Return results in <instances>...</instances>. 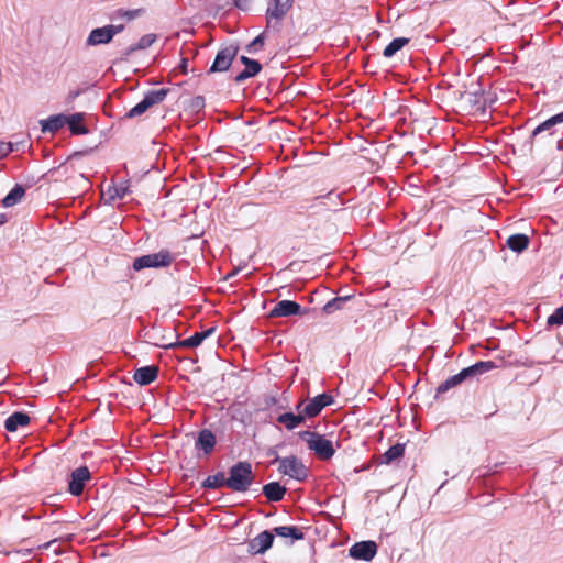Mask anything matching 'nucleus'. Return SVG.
<instances>
[{
  "label": "nucleus",
  "instance_id": "f257e3e1",
  "mask_svg": "<svg viewBox=\"0 0 563 563\" xmlns=\"http://www.w3.org/2000/svg\"><path fill=\"white\" fill-rule=\"evenodd\" d=\"M254 482V474L250 462L241 461L234 464L227 477V487L232 492L244 493Z\"/></svg>",
  "mask_w": 563,
  "mask_h": 563
},
{
  "label": "nucleus",
  "instance_id": "f03ea898",
  "mask_svg": "<svg viewBox=\"0 0 563 563\" xmlns=\"http://www.w3.org/2000/svg\"><path fill=\"white\" fill-rule=\"evenodd\" d=\"M299 437L307 443L309 450L322 460H329L335 453L332 442L317 432L302 431Z\"/></svg>",
  "mask_w": 563,
  "mask_h": 563
},
{
  "label": "nucleus",
  "instance_id": "7ed1b4c3",
  "mask_svg": "<svg viewBox=\"0 0 563 563\" xmlns=\"http://www.w3.org/2000/svg\"><path fill=\"white\" fill-rule=\"evenodd\" d=\"M174 261L173 254L168 250H162L157 253L142 255L133 262V268L141 271L143 268L167 267Z\"/></svg>",
  "mask_w": 563,
  "mask_h": 563
},
{
  "label": "nucleus",
  "instance_id": "20e7f679",
  "mask_svg": "<svg viewBox=\"0 0 563 563\" xmlns=\"http://www.w3.org/2000/svg\"><path fill=\"white\" fill-rule=\"evenodd\" d=\"M274 462H278V471L296 481L302 482L308 476V468L295 455L287 457L276 456Z\"/></svg>",
  "mask_w": 563,
  "mask_h": 563
},
{
  "label": "nucleus",
  "instance_id": "39448f33",
  "mask_svg": "<svg viewBox=\"0 0 563 563\" xmlns=\"http://www.w3.org/2000/svg\"><path fill=\"white\" fill-rule=\"evenodd\" d=\"M168 93V89L162 88L158 90H150L145 93L144 98L135 104L130 111L126 113L128 118H135L144 112H146L154 104L161 103L164 101Z\"/></svg>",
  "mask_w": 563,
  "mask_h": 563
},
{
  "label": "nucleus",
  "instance_id": "423d86ee",
  "mask_svg": "<svg viewBox=\"0 0 563 563\" xmlns=\"http://www.w3.org/2000/svg\"><path fill=\"white\" fill-rule=\"evenodd\" d=\"M238 52H239V46L233 45V44L221 48L217 53L216 58H214L213 63L211 64L208 73L209 74L222 73V71L228 70L230 68V66L232 65V62L236 57Z\"/></svg>",
  "mask_w": 563,
  "mask_h": 563
},
{
  "label": "nucleus",
  "instance_id": "0eeeda50",
  "mask_svg": "<svg viewBox=\"0 0 563 563\" xmlns=\"http://www.w3.org/2000/svg\"><path fill=\"white\" fill-rule=\"evenodd\" d=\"M216 331L214 328H210L208 330L196 332L191 336L176 342L169 343H155L157 346L164 349H179V347H197L199 346L207 338H209Z\"/></svg>",
  "mask_w": 563,
  "mask_h": 563
},
{
  "label": "nucleus",
  "instance_id": "6e6552de",
  "mask_svg": "<svg viewBox=\"0 0 563 563\" xmlns=\"http://www.w3.org/2000/svg\"><path fill=\"white\" fill-rule=\"evenodd\" d=\"M377 553V544L375 541H361L354 543L349 549V554L355 560L371 561Z\"/></svg>",
  "mask_w": 563,
  "mask_h": 563
},
{
  "label": "nucleus",
  "instance_id": "1a4fd4ad",
  "mask_svg": "<svg viewBox=\"0 0 563 563\" xmlns=\"http://www.w3.org/2000/svg\"><path fill=\"white\" fill-rule=\"evenodd\" d=\"M90 479V472L87 466H80L70 474L68 489L71 495L79 496L82 494L85 484Z\"/></svg>",
  "mask_w": 563,
  "mask_h": 563
},
{
  "label": "nucleus",
  "instance_id": "9d476101",
  "mask_svg": "<svg viewBox=\"0 0 563 563\" xmlns=\"http://www.w3.org/2000/svg\"><path fill=\"white\" fill-rule=\"evenodd\" d=\"M273 532L265 530L249 541L247 552L250 554H263L273 545Z\"/></svg>",
  "mask_w": 563,
  "mask_h": 563
},
{
  "label": "nucleus",
  "instance_id": "9b49d317",
  "mask_svg": "<svg viewBox=\"0 0 563 563\" xmlns=\"http://www.w3.org/2000/svg\"><path fill=\"white\" fill-rule=\"evenodd\" d=\"M301 313V306L296 301L282 300L271 310V318L291 317Z\"/></svg>",
  "mask_w": 563,
  "mask_h": 563
},
{
  "label": "nucleus",
  "instance_id": "f8f14e48",
  "mask_svg": "<svg viewBox=\"0 0 563 563\" xmlns=\"http://www.w3.org/2000/svg\"><path fill=\"white\" fill-rule=\"evenodd\" d=\"M295 0H275L272 7L267 8L266 16L268 23L272 19L280 21L285 18L288 11L292 8Z\"/></svg>",
  "mask_w": 563,
  "mask_h": 563
},
{
  "label": "nucleus",
  "instance_id": "ddd939ff",
  "mask_svg": "<svg viewBox=\"0 0 563 563\" xmlns=\"http://www.w3.org/2000/svg\"><path fill=\"white\" fill-rule=\"evenodd\" d=\"M216 443L217 440L213 432L209 429H203L198 433L195 448L198 451H202L205 455H209L213 451Z\"/></svg>",
  "mask_w": 563,
  "mask_h": 563
},
{
  "label": "nucleus",
  "instance_id": "4468645a",
  "mask_svg": "<svg viewBox=\"0 0 563 563\" xmlns=\"http://www.w3.org/2000/svg\"><path fill=\"white\" fill-rule=\"evenodd\" d=\"M302 402L297 405V410L299 411L297 415L292 412H285L277 417V421L282 424H284L288 430H294L298 426H300L306 417L301 410Z\"/></svg>",
  "mask_w": 563,
  "mask_h": 563
},
{
  "label": "nucleus",
  "instance_id": "2eb2a0df",
  "mask_svg": "<svg viewBox=\"0 0 563 563\" xmlns=\"http://www.w3.org/2000/svg\"><path fill=\"white\" fill-rule=\"evenodd\" d=\"M158 376V367L155 365L143 366L135 371L133 379L141 386L153 383Z\"/></svg>",
  "mask_w": 563,
  "mask_h": 563
},
{
  "label": "nucleus",
  "instance_id": "dca6fc26",
  "mask_svg": "<svg viewBox=\"0 0 563 563\" xmlns=\"http://www.w3.org/2000/svg\"><path fill=\"white\" fill-rule=\"evenodd\" d=\"M66 122H68V117L60 113L51 115L45 120H41L40 124L43 133H55L60 130Z\"/></svg>",
  "mask_w": 563,
  "mask_h": 563
},
{
  "label": "nucleus",
  "instance_id": "f3484780",
  "mask_svg": "<svg viewBox=\"0 0 563 563\" xmlns=\"http://www.w3.org/2000/svg\"><path fill=\"white\" fill-rule=\"evenodd\" d=\"M112 41V36L107 26L93 29L87 38V45L96 46L100 44H108Z\"/></svg>",
  "mask_w": 563,
  "mask_h": 563
},
{
  "label": "nucleus",
  "instance_id": "a211bd4d",
  "mask_svg": "<svg viewBox=\"0 0 563 563\" xmlns=\"http://www.w3.org/2000/svg\"><path fill=\"white\" fill-rule=\"evenodd\" d=\"M30 423L29 415L24 412H13L4 422V427L9 432H15L20 427H25Z\"/></svg>",
  "mask_w": 563,
  "mask_h": 563
},
{
  "label": "nucleus",
  "instance_id": "6ab92c4d",
  "mask_svg": "<svg viewBox=\"0 0 563 563\" xmlns=\"http://www.w3.org/2000/svg\"><path fill=\"white\" fill-rule=\"evenodd\" d=\"M263 494L269 501H280L286 494V487L278 482H271L263 486Z\"/></svg>",
  "mask_w": 563,
  "mask_h": 563
},
{
  "label": "nucleus",
  "instance_id": "aec40b11",
  "mask_svg": "<svg viewBox=\"0 0 563 563\" xmlns=\"http://www.w3.org/2000/svg\"><path fill=\"white\" fill-rule=\"evenodd\" d=\"M529 236L523 233H517L510 235L507 241L506 245L514 252L520 253L525 251L529 245Z\"/></svg>",
  "mask_w": 563,
  "mask_h": 563
},
{
  "label": "nucleus",
  "instance_id": "412c9836",
  "mask_svg": "<svg viewBox=\"0 0 563 563\" xmlns=\"http://www.w3.org/2000/svg\"><path fill=\"white\" fill-rule=\"evenodd\" d=\"M467 379L466 372L462 369L460 373L449 377L446 380L441 383L437 388V396L449 391L451 388L456 387L462 382Z\"/></svg>",
  "mask_w": 563,
  "mask_h": 563
},
{
  "label": "nucleus",
  "instance_id": "4be33fe9",
  "mask_svg": "<svg viewBox=\"0 0 563 563\" xmlns=\"http://www.w3.org/2000/svg\"><path fill=\"white\" fill-rule=\"evenodd\" d=\"M494 368H496V364L493 361H481L463 369L466 372V377L468 378L482 375Z\"/></svg>",
  "mask_w": 563,
  "mask_h": 563
},
{
  "label": "nucleus",
  "instance_id": "5701e85b",
  "mask_svg": "<svg viewBox=\"0 0 563 563\" xmlns=\"http://www.w3.org/2000/svg\"><path fill=\"white\" fill-rule=\"evenodd\" d=\"M261 70L262 65L257 60L252 59L251 62H249V66H245L244 70H242L234 77V81L241 84L244 80L256 76Z\"/></svg>",
  "mask_w": 563,
  "mask_h": 563
},
{
  "label": "nucleus",
  "instance_id": "b1692460",
  "mask_svg": "<svg viewBox=\"0 0 563 563\" xmlns=\"http://www.w3.org/2000/svg\"><path fill=\"white\" fill-rule=\"evenodd\" d=\"M25 195V189L22 185L16 184L11 191L2 199V205L7 208L13 207L19 203Z\"/></svg>",
  "mask_w": 563,
  "mask_h": 563
},
{
  "label": "nucleus",
  "instance_id": "393cba45",
  "mask_svg": "<svg viewBox=\"0 0 563 563\" xmlns=\"http://www.w3.org/2000/svg\"><path fill=\"white\" fill-rule=\"evenodd\" d=\"M274 532L282 538H291L292 540H302L303 532L296 526H279L274 528Z\"/></svg>",
  "mask_w": 563,
  "mask_h": 563
},
{
  "label": "nucleus",
  "instance_id": "a878e982",
  "mask_svg": "<svg viewBox=\"0 0 563 563\" xmlns=\"http://www.w3.org/2000/svg\"><path fill=\"white\" fill-rule=\"evenodd\" d=\"M129 192V187L124 184L109 186L106 191L102 192L103 198L107 202H112L115 199H122Z\"/></svg>",
  "mask_w": 563,
  "mask_h": 563
},
{
  "label": "nucleus",
  "instance_id": "bb28decb",
  "mask_svg": "<svg viewBox=\"0 0 563 563\" xmlns=\"http://www.w3.org/2000/svg\"><path fill=\"white\" fill-rule=\"evenodd\" d=\"M84 120V113H74L68 117V124L69 130L75 135H82L88 133V129L81 124Z\"/></svg>",
  "mask_w": 563,
  "mask_h": 563
},
{
  "label": "nucleus",
  "instance_id": "cd10ccee",
  "mask_svg": "<svg viewBox=\"0 0 563 563\" xmlns=\"http://www.w3.org/2000/svg\"><path fill=\"white\" fill-rule=\"evenodd\" d=\"M559 123H563V112L555 114V115L551 117L550 119L545 120L544 122H542L541 124H539L533 130L532 136L536 137L537 135H539L543 132H549L550 134H552V132H551L552 128Z\"/></svg>",
  "mask_w": 563,
  "mask_h": 563
},
{
  "label": "nucleus",
  "instance_id": "c85d7f7f",
  "mask_svg": "<svg viewBox=\"0 0 563 563\" xmlns=\"http://www.w3.org/2000/svg\"><path fill=\"white\" fill-rule=\"evenodd\" d=\"M405 453V444L397 443L393 446H390L382 456H380V463L382 464H389L395 460L400 459Z\"/></svg>",
  "mask_w": 563,
  "mask_h": 563
},
{
  "label": "nucleus",
  "instance_id": "c756f323",
  "mask_svg": "<svg viewBox=\"0 0 563 563\" xmlns=\"http://www.w3.org/2000/svg\"><path fill=\"white\" fill-rule=\"evenodd\" d=\"M155 41H156L155 34L150 33V34L143 35L136 44L131 45L130 47L126 48V51L124 53L125 57H128L129 55H131L132 53H134L136 51L145 49V48L150 47Z\"/></svg>",
  "mask_w": 563,
  "mask_h": 563
},
{
  "label": "nucleus",
  "instance_id": "7c9ffc66",
  "mask_svg": "<svg viewBox=\"0 0 563 563\" xmlns=\"http://www.w3.org/2000/svg\"><path fill=\"white\" fill-rule=\"evenodd\" d=\"M409 43V38L407 37H397L394 38L384 49L383 55L387 58L393 57L397 52H399L405 45Z\"/></svg>",
  "mask_w": 563,
  "mask_h": 563
},
{
  "label": "nucleus",
  "instance_id": "2f4dec72",
  "mask_svg": "<svg viewBox=\"0 0 563 563\" xmlns=\"http://www.w3.org/2000/svg\"><path fill=\"white\" fill-rule=\"evenodd\" d=\"M324 408V404H320L316 398L313 397L308 401V404L303 405L301 407V410L306 418H313L318 416L321 410Z\"/></svg>",
  "mask_w": 563,
  "mask_h": 563
},
{
  "label": "nucleus",
  "instance_id": "473e14b6",
  "mask_svg": "<svg viewBox=\"0 0 563 563\" xmlns=\"http://www.w3.org/2000/svg\"><path fill=\"white\" fill-rule=\"evenodd\" d=\"M223 486L227 487V477L224 476L223 473H218L216 475H210L202 483V487L203 488L216 489V488H220V487H223Z\"/></svg>",
  "mask_w": 563,
  "mask_h": 563
},
{
  "label": "nucleus",
  "instance_id": "72a5a7b5",
  "mask_svg": "<svg viewBox=\"0 0 563 563\" xmlns=\"http://www.w3.org/2000/svg\"><path fill=\"white\" fill-rule=\"evenodd\" d=\"M351 298L352 296L335 297L324 305L323 311L328 314L333 313L334 311L342 309L343 305Z\"/></svg>",
  "mask_w": 563,
  "mask_h": 563
},
{
  "label": "nucleus",
  "instance_id": "f704fd0d",
  "mask_svg": "<svg viewBox=\"0 0 563 563\" xmlns=\"http://www.w3.org/2000/svg\"><path fill=\"white\" fill-rule=\"evenodd\" d=\"M549 325L563 324V307L556 308L554 312L548 318Z\"/></svg>",
  "mask_w": 563,
  "mask_h": 563
},
{
  "label": "nucleus",
  "instance_id": "c9c22d12",
  "mask_svg": "<svg viewBox=\"0 0 563 563\" xmlns=\"http://www.w3.org/2000/svg\"><path fill=\"white\" fill-rule=\"evenodd\" d=\"M142 13V10L141 9H135V10H118L117 11V15L120 16V18H123L128 21H132L134 19H136L137 16H140Z\"/></svg>",
  "mask_w": 563,
  "mask_h": 563
},
{
  "label": "nucleus",
  "instance_id": "e433bc0d",
  "mask_svg": "<svg viewBox=\"0 0 563 563\" xmlns=\"http://www.w3.org/2000/svg\"><path fill=\"white\" fill-rule=\"evenodd\" d=\"M481 93V89H473V90H464L461 92V99H466L470 102L477 103L478 102V95Z\"/></svg>",
  "mask_w": 563,
  "mask_h": 563
},
{
  "label": "nucleus",
  "instance_id": "4c0bfd02",
  "mask_svg": "<svg viewBox=\"0 0 563 563\" xmlns=\"http://www.w3.org/2000/svg\"><path fill=\"white\" fill-rule=\"evenodd\" d=\"M263 45H264V35L260 34L246 46V51L249 53H254L256 51L257 46L262 47Z\"/></svg>",
  "mask_w": 563,
  "mask_h": 563
},
{
  "label": "nucleus",
  "instance_id": "58836bf2",
  "mask_svg": "<svg viewBox=\"0 0 563 563\" xmlns=\"http://www.w3.org/2000/svg\"><path fill=\"white\" fill-rule=\"evenodd\" d=\"M12 151H14V146L12 143H7V142L0 141V158L7 156Z\"/></svg>",
  "mask_w": 563,
  "mask_h": 563
},
{
  "label": "nucleus",
  "instance_id": "ea45409f",
  "mask_svg": "<svg viewBox=\"0 0 563 563\" xmlns=\"http://www.w3.org/2000/svg\"><path fill=\"white\" fill-rule=\"evenodd\" d=\"M190 107L196 111L201 110L205 107V98L202 96H197L192 98Z\"/></svg>",
  "mask_w": 563,
  "mask_h": 563
},
{
  "label": "nucleus",
  "instance_id": "a19ab883",
  "mask_svg": "<svg viewBox=\"0 0 563 563\" xmlns=\"http://www.w3.org/2000/svg\"><path fill=\"white\" fill-rule=\"evenodd\" d=\"M314 398L320 404H324V407L331 405L332 401H333L332 397L330 395H328V394H321V395L316 396Z\"/></svg>",
  "mask_w": 563,
  "mask_h": 563
},
{
  "label": "nucleus",
  "instance_id": "79ce46f5",
  "mask_svg": "<svg viewBox=\"0 0 563 563\" xmlns=\"http://www.w3.org/2000/svg\"><path fill=\"white\" fill-rule=\"evenodd\" d=\"M106 26L110 31L112 38L117 34L121 33L123 31V29H124V25H122V24H119V25L109 24V25H106Z\"/></svg>",
  "mask_w": 563,
  "mask_h": 563
},
{
  "label": "nucleus",
  "instance_id": "37998d69",
  "mask_svg": "<svg viewBox=\"0 0 563 563\" xmlns=\"http://www.w3.org/2000/svg\"><path fill=\"white\" fill-rule=\"evenodd\" d=\"M187 65H188V59L187 58H183L181 59V64H180V67L183 69L184 73L187 71Z\"/></svg>",
  "mask_w": 563,
  "mask_h": 563
},
{
  "label": "nucleus",
  "instance_id": "c03bdc74",
  "mask_svg": "<svg viewBox=\"0 0 563 563\" xmlns=\"http://www.w3.org/2000/svg\"><path fill=\"white\" fill-rule=\"evenodd\" d=\"M241 63L244 65V66H249V62L252 60V58H249L246 56H241L240 58Z\"/></svg>",
  "mask_w": 563,
  "mask_h": 563
},
{
  "label": "nucleus",
  "instance_id": "a18cd8bd",
  "mask_svg": "<svg viewBox=\"0 0 563 563\" xmlns=\"http://www.w3.org/2000/svg\"><path fill=\"white\" fill-rule=\"evenodd\" d=\"M325 198L328 199H332V198H335V199H339L340 196L338 194H334L333 191L329 192Z\"/></svg>",
  "mask_w": 563,
  "mask_h": 563
},
{
  "label": "nucleus",
  "instance_id": "49530a36",
  "mask_svg": "<svg viewBox=\"0 0 563 563\" xmlns=\"http://www.w3.org/2000/svg\"><path fill=\"white\" fill-rule=\"evenodd\" d=\"M8 221V218L4 213H0V225L4 224Z\"/></svg>",
  "mask_w": 563,
  "mask_h": 563
},
{
  "label": "nucleus",
  "instance_id": "de8ad7c7",
  "mask_svg": "<svg viewBox=\"0 0 563 563\" xmlns=\"http://www.w3.org/2000/svg\"><path fill=\"white\" fill-rule=\"evenodd\" d=\"M55 542H56V539L51 540V541L46 542V543L43 545V548H44V549H49V548H51Z\"/></svg>",
  "mask_w": 563,
  "mask_h": 563
},
{
  "label": "nucleus",
  "instance_id": "09e8293b",
  "mask_svg": "<svg viewBox=\"0 0 563 563\" xmlns=\"http://www.w3.org/2000/svg\"><path fill=\"white\" fill-rule=\"evenodd\" d=\"M167 341H168V338H163L161 343H163V342L168 343Z\"/></svg>",
  "mask_w": 563,
  "mask_h": 563
},
{
  "label": "nucleus",
  "instance_id": "8fccbe9b",
  "mask_svg": "<svg viewBox=\"0 0 563 563\" xmlns=\"http://www.w3.org/2000/svg\"><path fill=\"white\" fill-rule=\"evenodd\" d=\"M234 1H235L236 7H241L240 5V0H234Z\"/></svg>",
  "mask_w": 563,
  "mask_h": 563
}]
</instances>
